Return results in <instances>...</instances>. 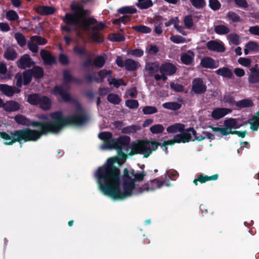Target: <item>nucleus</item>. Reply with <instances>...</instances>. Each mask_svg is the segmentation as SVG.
Instances as JSON below:
<instances>
[{"mask_svg":"<svg viewBox=\"0 0 259 259\" xmlns=\"http://www.w3.org/2000/svg\"><path fill=\"white\" fill-rule=\"evenodd\" d=\"M117 162V158H110L105 164L97 170L95 176L100 191L113 199H123L133 194L139 195L136 192L138 191L139 187H136L135 182L143 181L146 176V172L144 170L135 172L133 169L128 170L125 168L122 177L123 191H121L120 187V170L114 165Z\"/></svg>","mask_w":259,"mask_h":259,"instance_id":"f257e3e1","label":"nucleus"},{"mask_svg":"<svg viewBox=\"0 0 259 259\" xmlns=\"http://www.w3.org/2000/svg\"><path fill=\"white\" fill-rule=\"evenodd\" d=\"M51 93L55 96H60L63 102L75 104L76 106L75 113L71 115L65 116L61 111L50 113L52 120L50 121V124L53 133H58L65 126L68 125L81 126L89 120L88 115L84 113L78 101L72 98L70 93L65 90L62 85H55Z\"/></svg>","mask_w":259,"mask_h":259,"instance_id":"f03ea898","label":"nucleus"},{"mask_svg":"<svg viewBox=\"0 0 259 259\" xmlns=\"http://www.w3.org/2000/svg\"><path fill=\"white\" fill-rule=\"evenodd\" d=\"M70 7L74 13H66L62 19L67 25L79 26L84 30H92L91 25L97 23V19L94 17L85 18L82 21H80V19L88 13V10H85L83 5L71 4Z\"/></svg>","mask_w":259,"mask_h":259,"instance_id":"7ed1b4c3","label":"nucleus"},{"mask_svg":"<svg viewBox=\"0 0 259 259\" xmlns=\"http://www.w3.org/2000/svg\"><path fill=\"white\" fill-rule=\"evenodd\" d=\"M100 139L104 141L102 148L108 149H116L117 154L121 159H125L126 154L123 149L126 148L130 143L131 138L127 136H120L118 138H113L111 133L109 132H101L98 135Z\"/></svg>","mask_w":259,"mask_h":259,"instance_id":"20e7f679","label":"nucleus"},{"mask_svg":"<svg viewBox=\"0 0 259 259\" xmlns=\"http://www.w3.org/2000/svg\"><path fill=\"white\" fill-rule=\"evenodd\" d=\"M39 130H31L28 127L23 128L22 130L14 131V136L15 140L13 141L19 142H27L29 141H36L40 139L42 136L46 135L49 133H53L50 124H46L41 126H38Z\"/></svg>","mask_w":259,"mask_h":259,"instance_id":"39448f33","label":"nucleus"},{"mask_svg":"<svg viewBox=\"0 0 259 259\" xmlns=\"http://www.w3.org/2000/svg\"><path fill=\"white\" fill-rule=\"evenodd\" d=\"M44 76L43 68L39 66H34L31 69L26 70L22 73L18 72L15 75L16 85L20 88L22 85H28L32 80V76L35 80H37L42 78Z\"/></svg>","mask_w":259,"mask_h":259,"instance_id":"423d86ee","label":"nucleus"},{"mask_svg":"<svg viewBox=\"0 0 259 259\" xmlns=\"http://www.w3.org/2000/svg\"><path fill=\"white\" fill-rule=\"evenodd\" d=\"M143 154L147 158L151 154V149L148 146V140H139L131 145V155Z\"/></svg>","mask_w":259,"mask_h":259,"instance_id":"0eeeda50","label":"nucleus"},{"mask_svg":"<svg viewBox=\"0 0 259 259\" xmlns=\"http://www.w3.org/2000/svg\"><path fill=\"white\" fill-rule=\"evenodd\" d=\"M165 185L166 186H169L170 184L166 183L164 181H160L157 179L150 181L144 185L138 188V191L137 194H141L144 191H154L156 189L160 188L162 186Z\"/></svg>","mask_w":259,"mask_h":259,"instance_id":"6e6552de","label":"nucleus"},{"mask_svg":"<svg viewBox=\"0 0 259 259\" xmlns=\"http://www.w3.org/2000/svg\"><path fill=\"white\" fill-rule=\"evenodd\" d=\"M14 119L16 123L18 124L27 126H32L34 127H38V126H41L42 125H45V124L50 123V121H30L28 118L22 114H18L16 115L14 117Z\"/></svg>","mask_w":259,"mask_h":259,"instance_id":"1a4fd4ad","label":"nucleus"},{"mask_svg":"<svg viewBox=\"0 0 259 259\" xmlns=\"http://www.w3.org/2000/svg\"><path fill=\"white\" fill-rule=\"evenodd\" d=\"M63 78L64 82L60 85H62L63 88L68 92L69 90L70 89V87L68 85V83L73 82L78 84L81 83V79L72 76L68 70H65L63 71Z\"/></svg>","mask_w":259,"mask_h":259,"instance_id":"9d476101","label":"nucleus"},{"mask_svg":"<svg viewBox=\"0 0 259 259\" xmlns=\"http://www.w3.org/2000/svg\"><path fill=\"white\" fill-rule=\"evenodd\" d=\"M206 86L201 78H194L192 81V91L196 94H202L206 91Z\"/></svg>","mask_w":259,"mask_h":259,"instance_id":"9b49d317","label":"nucleus"},{"mask_svg":"<svg viewBox=\"0 0 259 259\" xmlns=\"http://www.w3.org/2000/svg\"><path fill=\"white\" fill-rule=\"evenodd\" d=\"M16 63L19 68L25 69L33 65L34 62L28 55L25 54L20 57Z\"/></svg>","mask_w":259,"mask_h":259,"instance_id":"f8f14e48","label":"nucleus"},{"mask_svg":"<svg viewBox=\"0 0 259 259\" xmlns=\"http://www.w3.org/2000/svg\"><path fill=\"white\" fill-rule=\"evenodd\" d=\"M40 56L46 65H52L56 63V58L49 52L41 50L40 52Z\"/></svg>","mask_w":259,"mask_h":259,"instance_id":"ddd939ff","label":"nucleus"},{"mask_svg":"<svg viewBox=\"0 0 259 259\" xmlns=\"http://www.w3.org/2000/svg\"><path fill=\"white\" fill-rule=\"evenodd\" d=\"M177 71L176 66L169 62L162 64L159 68V72L161 74H166L167 75H172Z\"/></svg>","mask_w":259,"mask_h":259,"instance_id":"4468645a","label":"nucleus"},{"mask_svg":"<svg viewBox=\"0 0 259 259\" xmlns=\"http://www.w3.org/2000/svg\"><path fill=\"white\" fill-rule=\"evenodd\" d=\"M200 65L203 68L214 69L219 66V63L210 57H205L201 60Z\"/></svg>","mask_w":259,"mask_h":259,"instance_id":"2eb2a0df","label":"nucleus"},{"mask_svg":"<svg viewBox=\"0 0 259 259\" xmlns=\"http://www.w3.org/2000/svg\"><path fill=\"white\" fill-rule=\"evenodd\" d=\"M206 46L209 51L221 53L224 52L225 51L224 45L215 40L208 41L206 44Z\"/></svg>","mask_w":259,"mask_h":259,"instance_id":"dca6fc26","label":"nucleus"},{"mask_svg":"<svg viewBox=\"0 0 259 259\" xmlns=\"http://www.w3.org/2000/svg\"><path fill=\"white\" fill-rule=\"evenodd\" d=\"M230 109L224 108H217L211 112V117L215 120H218L228 113L231 112Z\"/></svg>","mask_w":259,"mask_h":259,"instance_id":"f3484780","label":"nucleus"},{"mask_svg":"<svg viewBox=\"0 0 259 259\" xmlns=\"http://www.w3.org/2000/svg\"><path fill=\"white\" fill-rule=\"evenodd\" d=\"M176 136L177 143H188L192 140L191 134L189 132L188 128L186 130L184 129V131L181 132V134Z\"/></svg>","mask_w":259,"mask_h":259,"instance_id":"a211bd4d","label":"nucleus"},{"mask_svg":"<svg viewBox=\"0 0 259 259\" xmlns=\"http://www.w3.org/2000/svg\"><path fill=\"white\" fill-rule=\"evenodd\" d=\"M9 134L5 132H0V138L4 139L5 141L4 144L6 145H12L16 143V141H13L15 140V137L14 136V131H10Z\"/></svg>","mask_w":259,"mask_h":259,"instance_id":"6ab92c4d","label":"nucleus"},{"mask_svg":"<svg viewBox=\"0 0 259 259\" xmlns=\"http://www.w3.org/2000/svg\"><path fill=\"white\" fill-rule=\"evenodd\" d=\"M20 108V104L15 101H8L5 103L4 110L7 112H11L18 111Z\"/></svg>","mask_w":259,"mask_h":259,"instance_id":"aec40b11","label":"nucleus"},{"mask_svg":"<svg viewBox=\"0 0 259 259\" xmlns=\"http://www.w3.org/2000/svg\"><path fill=\"white\" fill-rule=\"evenodd\" d=\"M39 102V107L44 111L49 110L52 107V101L48 96L42 95Z\"/></svg>","mask_w":259,"mask_h":259,"instance_id":"412c9836","label":"nucleus"},{"mask_svg":"<svg viewBox=\"0 0 259 259\" xmlns=\"http://www.w3.org/2000/svg\"><path fill=\"white\" fill-rule=\"evenodd\" d=\"M35 11L41 16L50 15L53 14L55 12V9L53 7L39 6Z\"/></svg>","mask_w":259,"mask_h":259,"instance_id":"4be33fe9","label":"nucleus"},{"mask_svg":"<svg viewBox=\"0 0 259 259\" xmlns=\"http://www.w3.org/2000/svg\"><path fill=\"white\" fill-rule=\"evenodd\" d=\"M250 74L248 76L249 82L254 84L259 82V68L252 67L250 69Z\"/></svg>","mask_w":259,"mask_h":259,"instance_id":"5701e85b","label":"nucleus"},{"mask_svg":"<svg viewBox=\"0 0 259 259\" xmlns=\"http://www.w3.org/2000/svg\"><path fill=\"white\" fill-rule=\"evenodd\" d=\"M112 71L107 70L105 69H102L98 71V77H94V81L97 83H102L104 81V78L107 76H112Z\"/></svg>","mask_w":259,"mask_h":259,"instance_id":"b1692460","label":"nucleus"},{"mask_svg":"<svg viewBox=\"0 0 259 259\" xmlns=\"http://www.w3.org/2000/svg\"><path fill=\"white\" fill-rule=\"evenodd\" d=\"M238 119L230 118L224 121V126L229 128L230 131L233 128L236 129L241 126L242 124L238 123Z\"/></svg>","mask_w":259,"mask_h":259,"instance_id":"393cba45","label":"nucleus"},{"mask_svg":"<svg viewBox=\"0 0 259 259\" xmlns=\"http://www.w3.org/2000/svg\"><path fill=\"white\" fill-rule=\"evenodd\" d=\"M194 57V54L192 51H189L187 53L182 55L181 60L182 63L186 65L191 64Z\"/></svg>","mask_w":259,"mask_h":259,"instance_id":"a878e982","label":"nucleus"},{"mask_svg":"<svg viewBox=\"0 0 259 259\" xmlns=\"http://www.w3.org/2000/svg\"><path fill=\"white\" fill-rule=\"evenodd\" d=\"M41 96L42 95L37 93L29 94L27 96V101L32 105L37 106L40 101V99Z\"/></svg>","mask_w":259,"mask_h":259,"instance_id":"bb28decb","label":"nucleus"},{"mask_svg":"<svg viewBox=\"0 0 259 259\" xmlns=\"http://www.w3.org/2000/svg\"><path fill=\"white\" fill-rule=\"evenodd\" d=\"M215 73L224 77L231 78L233 76V72L231 69L226 67L220 68L215 71Z\"/></svg>","mask_w":259,"mask_h":259,"instance_id":"cd10ccee","label":"nucleus"},{"mask_svg":"<svg viewBox=\"0 0 259 259\" xmlns=\"http://www.w3.org/2000/svg\"><path fill=\"white\" fill-rule=\"evenodd\" d=\"M107 80L110 85L113 84L116 88H118L120 85H126V83L124 81L122 78L116 79L115 78L112 77V76H110L108 77Z\"/></svg>","mask_w":259,"mask_h":259,"instance_id":"c85d7f7f","label":"nucleus"},{"mask_svg":"<svg viewBox=\"0 0 259 259\" xmlns=\"http://www.w3.org/2000/svg\"><path fill=\"white\" fill-rule=\"evenodd\" d=\"M0 91L7 97H12L14 95L13 87L6 84H0Z\"/></svg>","mask_w":259,"mask_h":259,"instance_id":"c756f323","label":"nucleus"},{"mask_svg":"<svg viewBox=\"0 0 259 259\" xmlns=\"http://www.w3.org/2000/svg\"><path fill=\"white\" fill-rule=\"evenodd\" d=\"M162 107L167 109L177 111L181 109L182 104L176 102H165L162 104Z\"/></svg>","mask_w":259,"mask_h":259,"instance_id":"7c9ffc66","label":"nucleus"},{"mask_svg":"<svg viewBox=\"0 0 259 259\" xmlns=\"http://www.w3.org/2000/svg\"><path fill=\"white\" fill-rule=\"evenodd\" d=\"M185 127L184 124L182 123H175L170 125L166 128V131L168 133H176L178 132H182Z\"/></svg>","mask_w":259,"mask_h":259,"instance_id":"2f4dec72","label":"nucleus"},{"mask_svg":"<svg viewBox=\"0 0 259 259\" xmlns=\"http://www.w3.org/2000/svg\"><path fill=\"white\" fill-rule=\"evenodd\" d=\"M124 67L127 71H135L138 68V62L132 59H126Z\"/></svg>","mask_w":259,"mask_h":259,"instance_id":"473e14b6","label":"nucleus"},{"mask_svg":"<svg viewBox=\"0 0 259 259\" xmlns=\"http://www.w3.org/2000/svg\"><path fill=\"white\" fill-rule=\"evenodd\" d=\"M214 31L219 35H225L229 33L230 29L226 25H218L214 26Z\"/></svg>","mask_w":259,"mask_h":259,"instance_id":"72a5a7b5","label":"nucleus"},{"mask_svg":"<svg viewBox=\"0 0 259 259\" xmlns=\"http://www.w3.org/2000/svg\"><path fill=\"white\" fill-rule=\"evenodd\" d=\"M254 104L252 101L249 99H245L236 102L235 105L239 108L252 107Z\"/></svg>","mask_w":259,"mask_h":259,"instance_id":"f704fd0d","label":"nucleus"},{"mask_svg":"<svg viewBox=\"0 0 259 259\" xmlns=\"http://www.w3.org/2000/svg\"><path fill=\"white\" fill-rule=\"evenodd\" d=\"M117 12L121 14H134L137 12V10L130 6L122 7L117 10Z\"/></svg>","mask_w":259,"mask_h":259,"instance_id":"c9c22d12","label":"nucleus"},{"mask_svg":"<svg viewBox=\"0 0 259 259\" xmlns=\"http://www.w3.org/2000/svg\"><path fill=\"white\" fill-rule=\"evenodd\" d=\"M73 53L81 57L82 56H88V52L84 47H80L78 46H75L73 48Z\"/></svg>","mask_w":259,"mask_h":259,"instance_id":"e433bc0d","label":"nucleus"},{"mask_svg":"<svg viewBox=\"0 0 259 259\" xmlns=\"http://www.w3.org/2000/svg\"><path fill=\"white\" fill-rule=\"evenodd\" d=\"M107 99L110 103L114 105H118L121 101V99L119 96L117 94L113 93L108 94Z\"/></svg>","mask_w":259,"mask_h":259,"instance_id":"4c0bfd02","label":"nucleus"},{"mask_svg":"<svg viewBox=\"0 0 259 259\" xmlns=\"http://www.w3.org/2000/svg\"><path fill=\"white\" fill-rule=\"evenodd\" d=\"M141 129V126L138 125H132L127 126L122 129V133L123 134L135 133Z\"/></svg>","mask_w":259,"mask_h":259,"instance_id":"58836bf2","label":"nucleus"},{"mask_svg":"<svg viewBox=\"0 0 259 259\" xmlns=\"http://www.w3.org/2000/svg\"><path fill=\"white\" fill-rule=\"evenodd\" d=\"M249 123L250 124V128L253 131H257L259 127V119L256 118L251 117L247 122L246 124Z\"/></svg>","mask_w":259,"mask_h":259,"instance_id":"ea45409f","label":"nucleus"},{"mask_svg":"<svg viewBox=\"0 0 259 259\" xmlns=\"http://www.w3.org/2000/svg\"><path fill=\"white\" fill-rule=\"evenodd\" d=\"M91 38L96 42L102 43L104 40V38L102 33L99 32L94 31L91 34Z\"/></svg>","mask_w":259,"mask_h":259,"instance_id":"a19ab883","label":"nucleus"},{"mask_svg":"<svg viewBox=\"0 0 259 259\" xmlns=\"http://www.w3.org/2000/svg\"><path fill=\"white\" fill-rule=\"evenodd\" d=\"M132 28L135 31L142 33H149L151 31V29L150 27L144 25L134 26Z\"/></svg>","mask_w":259,"mask_h":259,"instance_id":"79ce46f5","label":"nucleus"},{"mask_svg":"<svg viewBox=\"0 0 259 259\" xmlns=\"http://www.w3.org/2000/svg\"><path fill=\"white\" fill-rule=\"evenodd\" d=\"M17 52L13 49L7 50L5 52L4 57L8 60L14 61L17 57Z\"/></svg>","mask_w":259,"mask_h":259,"instance_id":"37998d69","label":"nucleus"},{"mask_svg":"<svg viewBox=\"0 0 259 259\" xmlns=\"http://www.w3.org/2000/svg\"><path fill=\"white\" fill-rule=\"evenodd\" d=\"M106 63V60L102 56H97L94 60V66L98 68H102Z\"/></svg>","mask_w":259,"mask_h":259,"instance_id":"c03bdc74","label":"nucleus"},{"mask_svg":"<svg viewBox=\"0 0 259 259\" xmlns=\"http://www.w3.org/2000/svg\"><path fill=\"white\" fill-rule=\"evenodd\" d=\"M153 4L151 0H144L136 3V6L139 8L143 9H147L153 6Z\"/></svg>","mask_w":259,"mask_h":259,"instance_id":"a18cd8bd","label":"nucleus"},{"mask_svg":"<svg viewBox=\"0 0 259 259\" xmlns=\"http://www.w3.org/2000/svg\"><path fill=\"white\" fill-rule=\"evenodd\" d=\"M109 40L112 42H121L125 40V37L119 33H113L109 35Z\"/></svg>","mask_w":259,"mask_h":259,"instance_id":"49530a36","label":"nucleus"},{"mask_svg":"<svg viewBox=\"0 0 259 259\" xmlns=\"http://www.w3.org/2000/svg\"><path fill=\"white\" fill-rule=\"evenodd\" d=\"M227 17L229 20L232 22H239L241 21L240 17L233 11H229L227 14Z\"/></svg>","mask_w":259,"mask_h":259,"instance_id":"de8ad7c7","label":"nucleus"},{"mask_svg":"<svg viewBox=\"0 0 259 259\" xmlns=\"http://www.w3.org/2000/svg\"><path fill=\"white\" fill-rule=\"evenodd\" d=\"M15 38L20 46L22 47L26 45V40L25 37L22 33L20 32L16 33L15 34Z\"/></svg>","mask_w":259,"mask_h":259,"instance_id":"09e8293b","label":"nucleus"},{"mask_svg":"<svg viewBox=\"0 0 259 259\" xmlns=\"http://www.w3.org/2000/svg\"><path fill=\"white\" fill-rule=\"evenodd\" d=\"M164 128L162 124H156L152 125L150 128V132L153 134H158L163 133Z\"/></svg>","mask_w":259,"mask_h":259,"instance_id":"8fccbe9b","label":"nucleus"},{"mask_svg":"<svg viewBox=\"0 0 259 259\" xmlns=\"http://www.w3.org/2000/svg\"><path fill=\"white\" fill-rule=\"evenodd\" d=\"M31 40L35 42L38 45H45L47 43V40L38 35H33L30 38Z\"/></svg>","mask_w":259,"mask_h":259,"instance_id":"3c124183","label":"nucleus"},{"mask_svg":"<svg viewBox=\"0 0 259 259\" xmlns=\"http://www.w3.org/2000/svg\"><path fill=\"white\" fill-rule=\"evenodd\" d=\"M6 18L11 21H14L19 19V16L16 11L9 10L6 13Z\"/></svg>","mask_w":259,"mask_h":259,"instance_id":"603ef678","label":"nucleus"},{"mask_svg":"<svg viewBox=\"0 0 259 259\" xmlns=\"http://www.w3.org/2000/svg\"><path fill=\"white\" fill-rule=\"evenodd\" d=\"M131 20V17L127 15H124L118 19H116L113 21L114 25H119L121 23L126 24Z\"/></svg>","mask_w":259,"mask_h":259,"instance_id":"864d4df0","label":"nucleus"},{"mask_svg":"<svg viewBox=\"0 0 259 259\" xmlns=\"http://www.w3.org/2000/svg\"><path fill=\"white\" fill-rule=\"evenodd\" d=\"M143 112L144 114H152L157 112V109L154 106H146L143 108Z\"/></svg>","mask_w":259,"mask_h":259,"instance_id":"5fc2aeb1","label":"nucleus"},{"mask_svg":"<svg viewBox=\"0 0 259 259\" xmlns=\"http://www.w3.org/2000/svg\"><path fill=\"white\" fill-rule=\"evenodd\" d=\"M190 1L192 6L197 9L203 8L206 5L204 0H190Z\"/></svg>","mask_w":259,"mask_h":259,"instance_id":"6e6d98bb","label":"nucleus"},{"mask_svg":"<svg viewBox=\"0 0 259 259\" xmlns=\"http://www.w3.org/2000/svg\"><path fill=\"white\" fill-rule=\"evenodd\" d=\"M209 7L213 11H217L221 8V4L218 0H209Z\"/></svg>","mask_w":259,"mask_h":259,"instance_id":"4d7b16f0","label":"nucleus"},{"mask_svg":"<svg viewBox=\"0 0 259 259\" xmlns=\"http://www.w3.org/2000/svg\"><path fill=\"white\" fill-rule=\"evenodd\" d=\"M245 48H247L251 51L256 52L258 51L259 47L256 42L250 41L246 44Z\"/></svg>","mask_w":259,"mask_h":259,"instance_id":"13d9d810","label":"nucleus"},{"mask_svg":"<svg viewBox=\"0 0 259 259\" xmlns=\"http://www.w3.org/2000/svg\"><path fill=\"white\" fill-rule=\"evenodd\" d=\"M170 39L172 42L178 44L186 42V38L179 35H172L170 37Z\"/></svg>","mask_w":259,"mask_h":259,"instance_id":"bf43d9fd","label":"nucleus"},{"mask_svg":"<svg viewBox=\"0 0 259 259\" xmlns=\"http://www.w3.org/2000/svg\"><path fill=\"white\" fill-rule=\"evenodd\" d=\"M125 105L130 109H136L138 107L139 103L136 100L129 99L126 100Z\"/></svg>","mask_w":259,"mask_h":259,"instance_id":"052dcab7","label":"nucleus"},{"mask_svg":"<svg viewBox=\"0 0 259 259\" xmlns=\"http://www.w3.org/2000/svg\"><path fill=\"white\" fill-rule=\"evenodd\" d=\"M184 22L186 28L190 29L193 26L192 16L191 15L185 17Z\"/></svg>","mask_w":259,"mask_h":259,"instance_id":"680f3d73","label":"nucleus"},{"mask_svg":"<svg viewBox=\"0 0 259 259\" xmlns=\"http://www.w3.org/2000/svg\"><path fill=\"white\" fill-rule=\"evenodd\" d=\"M223 101L224 103H228L230 105H235L236 103L234 97L229 94L225 95L223 96Z\"/></svg>","mask_w":259,"mask_h":259,"instance_id":"e2e57ef3","label":"nucleus"},{"mask_svg":"<svg viewBox=\"0 0 259 259\" xmlns=\"http://www.w3.org/2000/svg\"><path fill=\"white\" fill-rule=\"evenodd\" d=\"M58 59L60 63L62 65H67L69 63V60L68 56L63 53L59 55Z\"/></svg>","mask_w":259,"mask_h":259,"instance_id":"0e129e2a","label":"nucleus"},{"mask_svg":"<svg viewBox=\"0 0 259 259\" xmlns=\"http://www.w3.org/2000/svg\"><path fill=\"white\" fill-rule=\"evenodd\" d=\"M230 40L232 43L235 45H238L240 43L239 36L236 33H230L228 35Z\"/></svg>","mask_w":259,"mask_h":259,"instance_id":"69168bd1","label":"nucleus"},{"mask_svg":"<svg viewBox=\"0 0 259 259\" xmlns=\"http://www.w3.org/2000/svg\"><path fill=\"white\" fill-rule=\"evenodd\" d=\"M159 68L160 67H159V66L157 64L153 63L148 65V67H147V70L151 75H153L159 71Z\"/></svg>","mask_w":259,"mask_h":259,"instance_id":"338daca9","label":"nucleus"},{"mask_svg":"<svg viewBox=\"0 0 259 259\" xmlns=\"http://www.w3.org/2000/svg\"><path fill=\"white\" fill-rule=\"evenodd\" d=\"M170 87L171 89L177 92H181L184 91L183 85L180 83L171 82L170 83Z\"/></svg>","mask_w":259,"mask_h":259,"instance_id":"774afa93","label":"nucleus"}]
</instances>
